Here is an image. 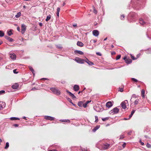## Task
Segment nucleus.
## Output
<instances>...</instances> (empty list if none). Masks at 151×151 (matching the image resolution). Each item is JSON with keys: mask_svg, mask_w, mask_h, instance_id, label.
Masks as SVG:
<instances>
[{"mask_svg": "<svg viewBox=\"0 0 151 151\" xmlns=\"http://www.w3.org/2000/svg\"><path fill=\"white\" fill-rule=\"evenodd\" d=\"M50 90L55 94L57 95H60V92L57 88H52Z\"/></svg>", "mask_w": 151, "mask_h": 151, "instance_id": "nucleus-1", "label": "nucleus"}, {"mask_svg": "<svg viewBox=\"0 0 151 151\" xmlns=\"http://www.w3.org/2000/svg\"><path fill=\"white\" fill-rule=\"evenodd\" d=\"M75 60L78 63L83 64L84 63V60L78 57H76L75 59Z\"/></svg>", "mask_w": 151, "mask_h": 151, "instance_id": "nucleus-2", "label": "nucleus"}, {"mask_svg": "<svg viewBox=\"0 0 151 151\" xmlns=\"http://www.w3.org/2000/svg\"><path fill=\"white\" fill-rule=\"evenodd\" d=\"M119 109L117 107H115L110 111V113L113 114H117L119 111Z\"/></svg>", "mask_w": 151, "mask_h": 151, "instance_id": "nucleus-3", "label": "nucleus"}, {"mask_svg": "<svg viewBox=\"0 0 151 151\" xmlns=\"http://www.w3.org/2000/svg\"><path fill=\"white\" fill-rule=\"evenodd\" d=\"M127 103H128V101L127 100H125L121 103V105L123 109H125L126 108V104Z\"/></svg>", "mask_w": 151, "mask_h": 151, "instance_id": "nucleus-4", "label": "nucleus"}, {"mask_svg": "<svg viewBox=\"0 0 151 151\" xmlns=\"http://www.w3.org/2000/svg\"><path fill=\"white\" fill-rule=\"evenodd\" d=\"M26 26L25 25L23 24L21 26V33L22 34H24L26 30Z\"/></svg>", "mask_w": 151, "mask_h": 151, "instance_id": "nucleus-5", "label": "nucleus"}, {"mask_svg": "<svg viewBox=\"0 0 151 151\" xmlns=\"http://www.w3.org/2000/svg\"><path fill=\"white\" fill-rule=\"evenodd\" d=\"M110 145V144L107 143H105L102 145V147L103 149H106L109 148Z\"/></svg>", "mask_w": 151, "mask_h": 151, "instance_id": "nucleus-6", "label": "nucleus"}, {"mask_svg": "<svg viewBox=\"0 0 151 151\" xmlns=\"http://www.w3.org/2000/svg\"><path fill=\"white\" fill-rule=\"evenodd\" d=\"M113 102L109 101L106 103V106L107 107L109 108L113 106Z\"/></svg>", "mask_w": 151, "mask_h": 151, "instance_id": "nucleus-7", "label": "nucleus"}, {"mask_svg": "<svg viewBox=\"0 0 151 151\" xmlns=\"http://www.w3.org/2000/svg\"><path fill=\"white\" fill-rule=\"evenodd\" d=\"M44 118L45 119L48 120L50 121L53 120L55 119L54 117L48 116H45Z\"/></svg>", "mask_w": 151, "mask_h": 151, "instance_id": "nucleus-8", "label": "nucleus"}, {"mask_svg": "<svg viewBox=\"0 0 151 151\" xmlns=\"http://www.w3.org/2000/svg\"><path fill=\"white\" fill-rule=\"evenodd\" d=\"M92 33L93 35L96 37L98 36L99 34V31L97 30H93L92 32Z\"/></svg>", "mask_w": 151, "mask_h": 151, "instance_id": "nucleus-9", "label": "nucleus"}, {"mask_svg": "<svg viewBox=\"0 0 151 151\" xmlns=\"http://www.w3.org/2000/svg\"><path fill=\"white\" fill-rule=\"evenodd\" d=\"M66 91L69 93V95L73 99H76V97L74 94L72 93L71 92L68 91V90H66Z\"/></svg>", "mask_w": 151, "mask_h": 151, "instance_id": "nucleus-10", "label": "nucleus"}, {"mask_svg": "<svg viewBox=\"0 0 151 151\" xmlns=\"http://www.w3.org/2000/svg\"><path fill=\"white\" fill-rule=\"evenodd\" d=\"M139 23L142 25H144V24H147L148 22H145L141 18L139 19Z\"/></svg>", "mask_w": 151, "mask_h": 151, "instance_id": "nucleus-11", "label": "nucleus"}, {"mask_svg": "<svg viewBox=\"0 0 151 151\" xmlns=\"http://www.w3.org/2000/svg\"><path fill=\"white\" fill-rule=\"evenodd\" d=\"M73 89L75 91H77L79 89V87L78 85H75L73 87Z\"/></svg>", "mask_w": 151, "mask_h": 151, "instance_id": "nucleus-12", "label": "nucleus"}, {"mask_svg": "<svg viewBox=\"0 0 151 151\" xmlns=\"http://www.w3.org/2000/svg\"><path fill=\"white\" fill-rule=\"evenodd\" d=\"M85 62L90 65H94V63L93 62L90 61L87 58H86Z\"/></svg>", "mask_w": 151, "mask_h": 151, "instance_id": "nucleus-13", "label": "nucleus"}, {"mask_svg": "<svg viewBox=\"0 0 151 151\" xmlns=\"http://www.w3.org/2000/svg\"><path fill=\"white\" fill-rule=\"evenodd\" d=\"M74 52L76 54H78L81 55H82L83 54V53L80 50H75L74 51Z\"/></svg>", "mask_w": 151, "mask_h": 151, "instance_id": "nucleus-14", "label": "nucleus"}, {"mask_svg": "<svg viewBox=\"0 0 151 151\" xmlns=\"http://www.w3.org/2000/svg\"><path fill=\"white\" fill-rule=\"evenodd\" d=\"M19 85L17 83H15V84L12 85V88L14 89H17Z\"/></svg>", "mask_w": 151, "mask_h": 151, "instance_id": "nucleus-15", "label": "nucleus"}, {"mask_svg": "<svg viewBox=\"0 0 151 151\" xmlns=\"http://www.w3.org/2000/svg\"><path fill=\"white\" fill-rule=\"evenodd\" d=\"M77 45L78 46H79L80 47H82L83 46L84 44L81 42L80 41H78L77 42Z\"/></svg>", "mask_w": 151, "mask_h": 151, "instance_id": "nucleus-16", "label": "nucleus"}, {"mask_svg": "<svg viewBox=\"0 0 151 151\" xmlns=\"http://www.w3.org/2000/svg\"><path fill=\"white\" fill-rule=\"evenodd\" d=\"M10 58L12 59H15L16 58V56L14 53L10 54Z\"/></svg>", "mask_w": 151, "mask_h": 151, "instance_id": "nucleus-17", "label": "nucleus"}, {"mask_svg": "<svg viewBox=\"0 0 151 151\" xmlns=\"http://www.w3.org/2000/svg\"><path fill=\"white\" fill-rule=\"evenodd\" d=\"M132 60L130 58L127 59L125 60L126 63L127 64L131 63L132 62Z\"/></svg>", "mask_w": 151, "mask_h": 151, "instance_id": "nucleus-18", "label": "nucleus"}, {"mask_svg": "<svg viewBox=\"0 0 151 151\" xmlns=\"http://www.w3.org/2000/svg\"><path fill=\"white\" fill-rule=\"evenodd\" d=\"M100 125H97L96 127H95L93 129L92 131L93 132H95L97 129H98L100 127Z\"/></svg>", "mask_w": 151, "mask_h": 151, "instance_id": "nucleus-19", "label": "nucleus"}, {"mask_svg": "<svg viewBox=\"0 0 151 151\" xmlns=\"http://www.w3.org/2000/svg\"><path fill=\"white\" fill-rule=\"evenodd\" d=\"M29 68L30 69V70L32 72V73L33 75V76H34L35 75V73L34 72V70H33L32 68V67H31V66H29Z\"/></svg>", "mask_w": 151, "mask_h": 151, "instance_id": "nucleus-20", "label": "nucleus"}, {"mask_svg": "<svg viewBox=\"0 0 151 151\" xmlns=\"http://www.w3.org/2000/svg\"><path fill=\"white\" fill-rule=\"evenodd\" d=\"M60 121L64 122H70V120L69 119H61Z\"/></svg>", "mask_w": 151, "mask_h": 151, "instance_id": "nucleus-21", "label": "nucleus"}, {"mask_svg": "<svg viewBox=\"0 0 151 151\" xmlns=\"http://www.w3.org/2000/svg\"><path fill=\"white\" fill-rule=\"evenodd\" d=\"M10 119L12 120H19V119L17 117H11L10 118Z\"/></svg>", "mask_w": 151, "mask_h": 151, "instance_id": "nucleus-22", "label": "nucleus"}, {"mask_svg": "<svg viewBox=\"0 0 151 151\" xmlns=\"http://www.w3.org/2000/svg\"><path fill=\"white\" fill-rule=\"evenodd\" d=\"M78 104L79 107H81L83 106V102L82 101H79L78 103Z\"/></svg>", "mask_w": 151, "mask_h": 151, "instance_id": "nucleus-23", "label": "nucleus"}, {"mask_svg": "<svg viewBox=\"0 0 151 151\" xmlns=\"http://www.w3.org/2000/svg\"><path fill=\"white\" fill-rule=\"evenodd\" d=\"M145 91L144 89L142 90L141 91V94L142 97H145Z\"/></svg>", "mask_w": 151, "mask_h": 151, "instance_id": "nucleus-24", "label": "nucleus"}, {"mask_svg": "<svg viewBox=\"0 0 151 151\" xmlns=\"http://www.w3.org/2000/svg\"><path fill=\"white\" fill-rule=\"evenodd\" d=\"M51 18V15H49L48 16H47L46 19H45V21L46 22H48L49 20H50Z\"/></svg>", "mask_w": 151, "mask_h": 151, "instance_id": "nucleus-25", "label": "nucleus"}, {"mask_svg": "<svg viewBox=\"0 0 151 151\" xmlns=\"http://www.w3.org/2000/svg\"><path fill=\"white\" fill-rule=\"evenodd\" d=\"M4 34L3 31L1 30L0 31V37H2L4 36Z\"/></svg>", "mask_w": 151, "mask_h": 151, "instance_id": "nucleus-26", "label": "nucleus"}, {"mask_svg": "<svg viewBox=\"0 0 151 151\" xmlns=\"http://www.w3.org/2000/svg\"><path fill=\"white\" fill-rule=\"evenodd\" d=\"M21 15V13L20 12H18L17 14L15 15V17L16 18L19 17Z\"/></svg>", "mask_w": 151, "mask_h": 151, "instance_id": "nucleus-27", "label": "nucleus"}, {"mask_svg": "<svg viewBox=\"0 0 151 151\" xmlns=\"http://www.w3.org/2000/svg\"><path fill=\"white\" fill-rule=\"evenodd\" d=\"M9 146V143L8 142H7L6 143L5 146V149H7Z\"/></svg>", "mask_w": 151, "mask_h": 151, "instance_id": "nucleus-28", "label": "nucleus"}, {"mask_svg": "<svg viewBox=\"0 0 151 151\" xmlns=\"http://www.w3.org/2000/svg\"><path fill=\"white\" fill-rule=\"evenodd\" d=\"M66 99L71 104H73V102H72V101L71 99L70 98H69L68 97H67Z\"/></svg>", "mask_w": 151, "mask_h": 151, "instance_id": "nucleus-29", "label": "nucleus"}, {"mask_svg": "<svg viewBox=\"0 0 151 151\" xmlns=\"http://www.w3.org/2000/svg\"><path fill=\"white\" fill-rule=\"evenodd\" d=\"M56 47L58 48L59 49H60V50L62 49L63 48V47L62 46H61L60 45H56Z\"/></svg>", "mask_w": 151, "mask_h": 151, "instance_id": "nucleus-30", "label": "nucleus"}, {"mask_svg": "<svg viewBox=\"0 0 151 151\" xmlns=\"http://www.w3.org/2000/svg\"><path fill=\"white\" fill-rule=\"evenodd\" d=\"M93 12L95 14H97V11H96V10L95 9L94 7V6H93Z\"/></svg>", "mask_w": 151, "mask_h": 151, "instance_id": "nucleus-31", "label": "nucleus"}, {"mask_svg": "<svg viewBox=\"0 0 151 151\" xmlns=\"http://www.w3.org/2000/svg\"><path fill=\"white\" fill-rule=\"evenodd\" d=\"M146 53L147 54H150L151 53V49H148V50H147Z\"/></svg>", "mask_w": 151, "mask_h": 151, "instance_id": "nucleus-32", "label": "nucleus"}, {"mask_svg": "<svg viewBox=\"0 0 151 151\" xmlns=\"http://www.w3.org/2000/svg\"><path fill=\"white\" fill-rule=\"evenodd\" d=\"M121 55H117L116 57V60H117L121 58Z\"/></svg>", "mask_w": 151, "mask_h": 151, "instance_id": "nucleus-33", "label": "nucleus"}, {"mask_svg": "<svg viewBox=\"0 0 151 151\" xmlns=\"http://www.w3.org/2000/svg\"><path fill=\"white\" fill-rule=\"evenodd\" d=\"M109 117H106L105 118H103L102 119V120L103 121H106V120H107L109 119Z\"/></svg>", "mask_w": 151, "mask_h": 151, "instance_id": "nucleus-34", "label": "nucleus"}, {"mask_svg": "<svg viewBox=\"0 0 151 151\" xmlns=\"http://www.w3.org/2000/svg\"><path fill=\"white\" fill-rule=\"evenodd\" d=\"M131 58H132V59L133 60H136V59H137V58H135L134 57V56H133V55H132L131 54Z\"/></svg>", "mask_w": 151, "mask_h": 151, "instance_id": "nucleus-35", "label": "nucleus"}, {"mask_svg": "<svg viewBox=\"0 0 151 151\" xmlns=\"http://www.w3.org/2000/svg\"><path fill=\"white\" fill-rule=\"evenodd\" d=\"M146 146L148 148H151V145L148 143H147V144Z\"/></svg>", "mask_w": 151, "mask_h": 151, "instance_id": "nucleus-36", "label": "nucleus"}, {"mask_svg": "<svg viewBox=\"0 0 151 151\" xmlns=\"http://www.w3.org/2000/svg\"><path fill=\"white\" fill-rule=\"evenodd\" d=\"M132 80L135 82H137L138 81L137 79L134 78H132Z\"/></svg>", "mask_w": 151, "mask_h": 151, "instance_id": "nucleus-37", "label": "nucleus"}, {"mask_svg": "<svg viewBox=\"0 0 151 151\" xmlns=\"http://www.w3.org/2000/svg\"><path fill=\"white\" fill-rule=\"evenodd\" d=\"M8 34L9 36L12 34V32L11 30L8 32Z\"/></svg>", "mask_w": 151, "mask_h": 151, "instance_id": "nucleus-38", "label": "nucleus"}, {"mask_svg": "<svg viewBox=\"0 0 151 151\" xmlns=\"http://www.w3.org/2000/svg\"><path fill=\"white\" fill-rule=\"evenodd\" d=\"M138 101L139 100H136L134 102V104L135 105H137L138 103Z\"/></svg>", "mask_w": 151, "mask_h": 151, "instance_id": "nucleus-39", "label": "nucleus"}, {"mask_svg": "<svg viewBox=\"0 0 151 151\" xmlns=\"http://www.w3.org/2000/svg\"><path fill=\"white\" fill-rule=\"evenodd\" d=\"M7 40L10 42H12L13 40L12 39L9 37V38H8V39H7Z\"/></svg>", "mask_w": 151, "mask_h": 151, "instance_id": "nucleus-40", "label": "nucleus"}, {"mask_svg": "<svg viewBox=\"0 0 151 151\" xmlns=\"http://www.w3.org/2000/svg\"><path fill=\"white\" fill-rule=\"evenodd\" d=\"M95 122H98V118L97 116H95Z\"/></svg>", "mask_w": 151, "mask_h": 151, "instance_id": "nucleus-41", "label": "nucleus"}, {"mask_svg": "<svg viewBox=\"0 0 151 151\" xmlns=\"http://www.w3.org/2000/svg\"><path fill=\"white\" fill-rule=\"evenodd\" d=\"M5 93V91L4 90H1L0 91V95H2Z\"/></svg>", "mask_w": 151, "mask_h": 151, "instance_id": "nucleus-42", "label": "nucleus"}, {"mask_svg": "<svg viewBox=\"0 0 151 151\" xmlns=\"http://www.w3.org/2000/svg\"><path fill=\"white\" fill-rule=\"evenodd\" d=\"M124 137V135H122L120 136L119 139H122Z\"/></svg>", "mask_w": 151, "mask_h": 151, "instance_id": "nucleus-43", "label": "nucleus"}, {"mask_svg": "<svg viewBox=\"0 0 151 151\" xmlns=\"http://www.w3.org/2000/svg\"><path fill=\"white\" fill-rule=\"evenodd\" d=\"M119 90L118 91H120L121 92H122L123 91V89L122 88H119Z\"/></svg>", "mask_w": 151, "mask_h": 151, "instance_id": "nucleus-44", "label": "nucleus"}, {"mask_svg": "<svg viewBox=\"0 0 151 151\" xmlns=\"http://www.w3.org/2000/svg\"><path fill=\"white\" fill-rule=\"evenodd\" d=\"M124 17H125V16L124 15H122L121 16V17H120L121 19L122 20H123V19L124 18Z\"/></svg>", "mask_w": 151, "mask_h": 151, "instance_id": "nucleus-45", "label": "nucleus"}, {"mask_svg": "<svg viewBox=\"0 0 151 151\" xmlns=\"http://www.w3.org/2000/svg\"><path fill=\"white\" fill-rule=\"evenodd\" d=\"M87 104H86V103H85V104H83V106L84 107V108H86L87 106Z\"/></svg>", "mask_w": 151, "mask_h": 151, "instance_id": "nucleus-46", "label": "nucleus"}, {"mask_svg": "<svg viewBox=\"0 0 151 151\" xmlns=\"http://www.w3.org/2000/svg\"><path fill=\"white\" fill-rule=\"evenodd\" d=\"M81 151H87V149L81 148Z\"/></svg>", "mask_w": 151, "mask_h": 151, "instance_id": "nucleus-47", "label": "nucleus"}, {"mask_svg": "<svg viewBox=\"0 0 151 151\" xmlns=\"http://www.w3.org/2000/svg\"><path fill=\"white\" fill-rule=\"evenodd\" d=\"M92 41H93L94 43H95V42H96L97 40H91V41H90V42L91 43Z\"/></svg>", "mask_w": 151, "mask_h": 151, "instance_id": "nucleus-48", "label": "nucleus"}, {"mask_svg": "<svg viewBox=\"0 0 151 151\" xmlns=\"http://www.w3.org/2000/svg\"><path fill=\"white\" fill-rule=\"evenodd\" d=\"M139 143H140L141 145H144V142H142L141 140H140L139 141Z\"/></svg>", "mask_w": 151, "mask_h": 151, "instance_id": "nucleus-49", "label": "nucleus"}, {"mask_svg": "<svg viewBox=\"0 0 151 151\" xmlns=\"http://www.w3.org/2000/svg\"><path fill=\"white\" fill-rule=\"evenodd\" d=\"M60 11V8H59V7L57 8V12H59Z\"/></svg>", "mask_w": 151, "mask_h": 151, "instance_id": "nucleus-50", "label": "nucleus"}, {"mask_svg": "<svg viewBox=\"0 0 151 151\" xmlns=\"http://www.w3.org/2000/svg\"><path fill=\"white\" fill-rule=\"evenodd\" d=\"M132 97L136 98L137 96L135 94H133L132 96Z\"/></svg>", "mask_w": 151, "mask_h": 151, "instance_id": "nucleus-51", "label": "nucleus"}, {"mask_svg": "<svg viewBox=\"0 0 151 151\" xmlns=\"http://www.w3.org/2000/svg\"><path fill=\"white\" fill-rule=\"evenodd\" d=\"M16 69H14V70H13V73H15V74L17 73H18V72H16Z\"/></svg>", "mask_w": 151, "mask_h": 151, "instance_id": "nucleus-52", "label": "nucleus"}, {"mask_svg": "<svg viewBox=\"0 0 151 151\" xmlns=\"http://www.w3.org/2000/svg\"><path fill=\"white\" fill-rule=\"evenodd\" d=\"M135 110H133L132 111H131V114L133 115L135 112Z\"/></svg>", "mask_w": 151, "mask_h": 151, "instance_id": "nucleus-53", "label": "nucleus"}, {"mask_svg": "<svg viewBox=\"0 0 151 151\" xmlns=\"http://www.w3.org/2000/svg\"><path fill=\"white\" fill-rule=\"evenodd\" d=\"M3 106L1 104H0V109L1 110L3 109Z\"/></svg>", "mask_w": 151, "mask_h": 151, "instance_id": "nucleus-54", "label": "nucleus"}, {"mask_svg": "<svg viewBox=\"0 0 151 151\" xmlns=\"http://www.w3.org/2000/svg\"><path fill=\"white\" fill-rule=\"evenodd\" d=\"M96 54L97 55H99V56H101V54L99 52H96Z\"/></svg>", "mask_w": 151, "mask_h": 151, "instance_id": "nucleus-55", "label": "nucleus"}, {"mask_svg": "<svg viewBox=\"0 0 151 151\" xmlns=\"http://www.w3.org/2000/svg\"><path fill=\"white\" fill-rule=\"evenodd\" d=\"M126 145V144L125 143H124L122 145V147L123 148H124L125 147V146Z\"/></svg>", "mask_w": 151, "mask_h": 151, "instance_id": "nucleus-56", "label": "nucleus"}, {"mask_svg": "<svg viewBox=\"0 0 151 151\" xmlns=\"http://www.w3.org/2000/svg\"><path fill=\"white\" fill-rule=\"evenodd\" d=\"M17 30L19 31H20V28L19 27H17Z\"/></svg>", "mask_w": 151, "mask_h": 151, "instance_id": "nucleus-57", "label": "nucleus"}, {"mask_svg": "<svg viewBox=\"0 0 151 151\" xmlns=\"http://www.w3.org/2000/svg\"><path fill=\"white\" fill-rule=\"evenodd\" d=\"M39 25L40 26L42 27V23L40 22L39 23Z\"/></svg>", "mask_w": 151, "mask_h": 151, "instance_id": "nucleus-58", "label": "nucleus"}, {"mask_svg": "<svg viewBox=\"0 0 151 151\" xmlns=\"http://www.w3.org/2000/svg\"><path fill=\"white\" fill-rule=\"evenodd\" d=\"M132 114H131L129 115V118L128 119H130L132 116Z\"/></svg>", "mask_w": 151, "mask_h": 151, "instance_id": "nucleus-59", "label": "nucleus"}, {"mask_svg": "<svg viewBox=\"0 0 151 151\" xmlns=\"http://www.w3.org/2000/svg\"><path fill=\"white\" fill-rule=\"evenodd\" d=\"M132 132V131H130L129 132H128L127 133L129 135H130L131 134V133Z\"/></svg>", "mask_w": 151, "mask_h": 151, "instance_id": "nucleus-60", "label": "nucleus"}, {"mask_svg": "<svg viewBox=\"0 0 151 151\" xmlns=\"http://www.w3.org/2000/svg\"><path fill=\"white\" fill-rule=\"evenodd\" d=\"M73 26L74 27H77V24H73Z\"/></svg>", "mask_w": 151, "mask_h": 151, "instance_id": "nucleus-61", "label": "nucleus"}, {"mask_svg": "<svg viewBox=\"0 0 151 151\" xmlns=\"http://www.w3.org/2000/svg\"><path fill=\"white\" fill-rule=\"evenodd\" d=\"M91 101H87L86 103V104H88V103H89L90 102H91Z\"/></svg>", "mask_w": 151, "mask_h": 151, "instance_id": "nucleus-62", "label": "nucleus"}, {"mask_svg": "<svg viewBox=\"0 0 151 151\" xmlns=\"http://www.w3.org/2000/svg\"><path fill=\"white\" fill-rule=\"evenodd\" d=\"M14 126L15 127H18V126L19 125L18 124H14Z\"/></svg>", "mask_w": 151, "mask_h": 151, "instance_id": "nucleus-63", "label": "nucleus"}, {"mask_svg": "<svg viewBox=\"0 0 151 151\" xmlns=\"http://www.w3.org/2000/svg\"><path fill=\"white\" fill-rule=\"evenodd\" d=\"M49 151H57V150H49Z\"/></svg>", "mask_w": 151, "mask_h": 151, "instance_id": "nucleus-64", "label": "nucleus"}]
</instances>
